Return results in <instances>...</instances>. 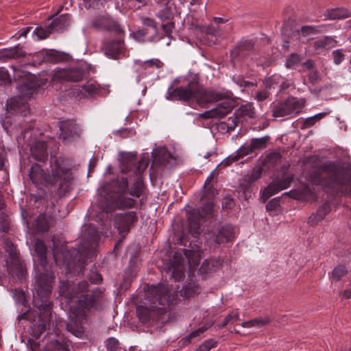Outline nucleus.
I'll list each match as a JSON object with an SVG mask.
<instances>
[{"instance_id": "obj_1", "label": "nucleus", "mask_w": 351, "mask_h": 351, "mask_svg": "<svg viewBox=\"0 0 351 351\" xmlns=\"http://www.w3.org/2000/svg\"><path fill=\"white\" fill-rule=\"evenodd\" d=\"M228 93L207 91L192 84L186 87H180L167 92L166 98L169 100L178 99L184 101H196L202 107H206L209 103L225 99L210 110L202 113L199 116L204 119H220L226 116L232 110V101L229 99Z\"/></svg>"}, {"instance_id": "obj_2", "label": "nucleus", "mask_w": 351, "mask_h": 351, "mask_svg": "<svg viewBox=\"0 0 351 351\" xmlns=\"http://www.w3.org/2000/svg\"><path fill=\"white\" fill-rule=\"evenodd\" d=\"M88 283L86 281L79 282L73 287L71 292H61L69 300L79 298L77 304L71 308L69 322L66 324V330L77 337H82L85 333L83 326L84 322L86 319V315L84 310L90 308L97 304L102 300V292L99 289L93 291L90 294L82 295L87 291Z\"/></svg>"}, {"instance_id": "obj_3", "label": "nucleus", "mask_w": 351, "mask_h": 351, "mask_svg": "<svg viewBox=\"0 0 351 351\" xmlns=\"http://www.w3.org/2000/svg\"><path fill=\"white\" fill-rule=\"evenodd\" d=\"M128 186V180L125 178L114 180L109 183H104L97 191L101 196L99 202L101 210L109 213L116 209L133 207L136 200L132 196H126Z\"/></svg>"}, {"instance_id": "obj_4", "label": "nucleus", "mask_w": 351, "mask_h": 351, "mask_svg": "<svg viewBox=\"0 0 351 351\" xmlns=\"http://www.w3.org/2000/svg\"><path fill=\"white\" fill-rule=\"evenodd\" d=\"M176 296L175 291L167 285L147 286L145 290V298L153 306L151 308L144 306H138L136 312L139 319L143 323L154 320L156 313H163L166 307L173 304Z\"/></svg>"}, {"instance_id": "obj_5", "label": "nucleus", "mask_w": 351, "mask_h": 351, "mask_svg": "<svg viewBox=\"0 0 351 351\" xmlns=\"http://www.w3.org/2000/svg\"><path fill=\"white\" fill-rule=\"evenodd\" d=\"M83 235L85 239L80 243L77 250L74 249L72 251H69L66 249L60 250L57 246L53 245V258L56 264H59L62 261V263L67 268H70L72 263L76 258V257L72 258L73 254L79 256V261L86 258H90L93 256L99 239V232L96 230L95 227L92 224H86L84 226Z\"/></svg>"}, {"instance_id": "obj_6", "label": "nucleus", "mask_w": 351, "mask_h": 351, "mask_svg": "<svg viewBox=\"0 0 351 351\" xmlns=\"http://www.w3.org/2000/svg\"><path fill=\"white\" fill-rule=\"evenodd\" d=\"M29 176L34 182H39L43 180L49 184H55L60 182L61 187L65 185L68 189L73 180V175L68 165L60 158H51L49 169L45 174L40 165L35 164L32 166Z\"/></svg>"}, {"instance_id": "obj_7", "label": "nucleus", "mask_w": 351, "mask_h": 351, "mask_svg": "<svg viewBox=\"0 0 351 351\" xmlns=\"http://www.w3.org/2000/svg\"><path fill=\"white\" fill-rule=\"evenodd\" d=\"M48 295L42 297L37 295L38 298L40 300V303L37 301V299H34L38 311L35 312V316L29 327V334L32 337L29 339L27 343L32 351L40 350V341H38V339L45 331L50 320L51 306L47 299Z\"/></svg>"}, {"instance_id": "obj_8", "label": "nucleus", "mask_w": 351, "mask_h": 351, "mask_svg": "<svg viewBox=\"0 0 351 351\" xmlns=\"http://www.w3.org/2000/svg\"><path fill=\"white\" fill-rule=\"evenodd\" d=\"M34 249L44 269L37 278L36 293L38 296L45 297L51 293L54 275L50 269L47 268V247L44 242L40 239L36 240Z\"/></svg>"}, {"instance_id": "obj_9", "label": "nucleus", "mask_w": 351, "mask_h": 351, "mask_svg": "<svg viewBox=\"0 0 351 351\" xmlns=\"http://www.w3.org/2000/svg\"><path fill=\"white\" fill-rule=\"evenodd\" d=\"M328 176V180H326V175L322 173L320 180L315 179L313 182L337 191H351V167L337 168Z\"/></svg>"}, {"instance_id": "obj_10", "label": "nucleus", "mask_w": 351, "mask_h": 351, "mask_svg": "<svg viewBox=\"0 0 351 351\" xmlns=\"http://www.w3.org/2000/svg\"><path fill=\"white\" fill-rule=\"evenodd\" d=\"M303 99L289 98L285 102L278 104L274 110L273 115L276 118L293 116L300 112L304 105Z\"/></svg>"}, {"instance_id": "obj_11", "label": "nucleus", "mask_w": 351, "mask_h": 351, "mask_svg": "<svg viewBox=\"0 0 351 351\" xmlns=\"http://www.w3.org/2000/svg\"><path fill=\"white\" fill-rule=\"evenodd\" d=\"M186 219H197L199 218H213L215 217L217 208L213 202L205 203L200 208L191 207L184 208Z\"/></svg>"}, {"instance_id": "obj_12", "label": "nucleus", "mask_w": 351, "mask_h": 351, "mask_svg": "<svg viewBox=\"0 0 351 351\" xmlns=\"http://www.w3.org/2000/svg\"><path fill=\"white\" fill-rule=\"evenodd\" d=\"M84 77V72L79 68L57 69L53 75L52 80L79 82Z\"/></svg>"}, {"instance_id": "obj_13", "label": "nucleus", "mask_w": 351, "mask_h": 351, "mask_svg": "<svg viewBox=\"0 0 351 351\" xmlns=\"http://www.w3.org/2000/svg\"><path fill=\"white\" fill-rule=\"evenodd\" d=\"M108 88V85L101 86L97 82L90 80L81 86V90L77 96L81 98L94 95H104L109 93Z\"/></svg>"}, {"instance_id": "obj_14", "label": "nucleus", "mask_w": 351, "mask_h": 351, "mask_svg": "<svg viewBox=\"0 0 351 351\" xmlns=\"http://www.w3.org/2000/svg\"><path fill=\"white\" fill-rule=\"evenodd\" d=\"M159 67L160 62L158 59H150L144 62L136 60L134 69L137 73L136 82H140L145 76L154 73Z\"/></svg>"}, {"instance_id": "obj_15", "label": "nucleus", "mask_w": 351, "mask_h": 351, "mask_svg": "<svg viewBox=\"0 0 351 351\" xmlns=\"http://www.w3.org/2000/svg\"><path fill=\"white\" fill-rule=\"evenodd\" d=\"M103 50L106 56L112 59L120 58L126 55L124 44L121 40L106 43Z\"/></svg>"}, {"instance_id": "obj_16", "label": "nucleus", "mask_w": 351, "mask_h": 351, "mask_svg": "<svg viewBox=\"0 0 351 351\" xmlns=\"http://www.w3.org/2000/svg\"><path fill=\"white\" fill-rule=\"evenodd\" d=\"M7 110L11 114H20L25 116L28 111L27 104L20 97L11 98L7 101Z\"/></svg>"}, {"instance_id": "obj_17", "label": "nucleus", "mask_w": 351, "mask_h": 351, "mask_svg": "<svg viewBox=\"0 0 351 351\" xmlns=\"http://www.w3.org/2000/svg\"><path fill=\"white\" fill-rule=\"evenodd\" d=\"M156 34V27H151L136 31L132 33V36L134 39L138 42H155L159 40Z\"/></svg>"}, {"instance_id": "obj_18", "label": "nucleus", "mask_w": 351, "mask_h": 351, "mask_svg": "<svg viewBox=\"0 0 351 351\" xmlns=\"http://www.w3.org/2000/svg\"><path fill=\"white\" fill-rule=\"evenodd\" d=\"M60 137L64 140H69L75 136H78L80 130L77 125L73 121H66L60 126Z\"/></svg>"}, {"instance_id": "obj_19", "label": "nucleus", "mask_w": 351, "mask_h": 351, "mask_svg": "<svg viewBox=\"0 0 351 351\" xmlns=\"http://www.w3.org/2000/svg\"><path fill=\"white\" fill-rule=\"evenodd\" d=\"M292 180L293 178L291 176H285L280 180L274 181L265 189L264 194L267 197H269L281 190L288 188L290 186Z\"/></svg>"}, {"instance_id": "obj_20", "label": "nucleus", "mask_w": 351, "mask_h": 351, "mask_svg": "<svg viewBox=\"0 0 351 351\" xmlns=\"http://www.w3.org/2000/svg\"><path fill=\"white\" fill-rule=\"evenodd\" d=\"M93 26L97 28H102L107 30H114L121 32V28L117 22L108 16L102 15L97 17L92 23Z\"/></svg>"}, {"instance_id": "obj_21", "label": "nucleus", "mask_w": 351, "mask_h": 351, "mask_svg": "<svg viewBox=\"0 0 351 351\" xmlns=\"http://www.w3.org/2000/svg\"><path fill=\"white\" fill-rule=\"evenodd\" d=\"M254 148L251 143H245L237 150L234 154H232L226 157L221 162V165L227 167L232 162L238 160L241 157L247 155L252 152Z\"/></svg>"}, {"instance_id": "obj_22", "label": "nucleus", "mask_w": 351, "mask_h": 351, "mask_svg": "<svg viewBox=\"0 0 351 351\" xmlns=\"http://www.w3.org/2000/svg\"><path fill=\"white\" fill-rule=\"evenodd\" d=\"M184 259L181 255L176 254L171 260L169 271L171 273V276L176 280L181 278L184 275Z\"/></svg>"}, {"instance_id": "obj_23", "label": "nucleus", "mask_w": 351, "mask_h": 351, "mask_svg": "<svg viewBox=\"0 0 351 351\" xmlns=\"http://www.w3.org/2000/svg\"><path fill=\"white\" fill-rule=\"evenodd\" d=\"M184 254L190 263L196 264L202 256V246L197 241H192L189 248L184 250Z\"/></svg>"}, {"instance_id": "obj_24", "label": "nucleus", "mask_w": 351, "mask_h": 351, "mask_svg": "<svg viewBox=\"0 0 351 351\" xmlns=\"http://www.w3.org/2000/svg\"><path fill=\"white\" fill-rule=\"evenodd\" d=\"M234 235L235 231L234 228L228 225L222 227L218 230L215 235V241L218 244L230 241L234 238Z\"/></svg>"}, {"instance_id": "obj_25", "label": "nucleus", "mask_w": 351, "mask_h": 351, "mask_svg": "<svg viewBox=\"0 0 351 351\" xmlns=\"http://www.w3.org/2000/svg\"><path fill=\"white\" fill-rule=\"evenodd\" d=\"M337 45V41L331 36H325L317 40L314 43V47L317 53H321Z\"/></svg>"}, {"instance_id": "obj_26", "label": "nucleus", "mask_w": 351, "mask_h": 351, "mask_svg": "<svg viewBox=\"0 0 351 351\" xmlns=\"http://www.w3.org/2000/svg\"><path fill=\"white\" fill-rule=\"evenodd\" d=\"M324 20H339L351 16V13L346 9L337 8L326 10L324 14Z\"/></svg>"}, {"instance_id": "obj_27", "label": "nucleus", "mask_w": 351, "mask_h": 351, "mask_svg": "<svg viewBox=\"0 0 351 351\" xmlns=\"http://www.w3.org/2000/svg\"><path fill=\"white\" fill-rule=\"evenodd\" d=\"M38 351H70L69 344L65 341H51Z\"/></svg>"}, {"instance_id": "obj_28", "label": "nucleus", "mask_w": 351, "mask_h": 351, "mask_svg": "<svg viewBox=\"0 0 351 351\" xmlns=\"http://www.w3.org/2000/svg\"><path fill=\"white\" fill-rule=\"evenodd\" d=\"M70 16L68 14H62L54 19L50 24L54 32L62 31L69 26Z\"/></svg>"}, {"instance_id": "obj_29", "label": "nucleus", "mask_w": 351, "mask_h": 351, "mask_svg": "<svg viewBox=\"0 0 351 351\" xmlns=\"http://www.w3.org/2000/svg\"><path fill=\"white\" fill-rule=\"evenodd\" d=\"M221 266V261L219 259H206L202 264L199 271L202 273H209L215 271Z\"/></svg>"}, {"instance_id": "obj_30", "label": "nucleus", "mask_w": 351, "mask_h": 351, "mask_svg": "<svg viewBox=\"0 0 351 351\" xmlns=\"http://www.w3.org/2000/svg\"><path fill=\"white\" fill-rule=\"evenodd\" d=\"M324 26L312 27V26H303L298 32L299 36L303 40H308L311 37L319 32H321Z\"/></svg>"}, {"instance_id": "obj_31", "label": "nucleus", "mask_w": 351, "mask_h": 351, "mask_svg": "<svg viewBox=\"0 0 351 351\" xmlns=\"http://www.w3.org/2000/svg\"><path fill=\"white\" fill-rule=\"evenodd\" d=\"M114 228L118 232L119 234H120L119 241H122V240L125 238V235L128 234L132 226V221H114Z\"/></svg>"}, {"instance_id": "obj_32", "label": "nucleus", "mask_w": 351, "mask_h": 351, "mask_svg": "<svg viewBox=\"0 0 351 351\" xmlns=\"http://www.w3.org/2000/svg\"><path fill=\"white\" fill-rule=\"evenodd\" d=\"M54 32L49 25L47 27H37L33 32L32 37L34 40H40L47 38L51 33Z\"/></svg>"}, {"instance_id": "obj_33", "label": "nucleus", "mask_w": 351, "mask_h": 351, "mask_svg": "<svg viewBox=\"0 0 351 351\" xmlns=\"http://www.w3.org/2000/svg\"><path fill=\"white\" fill-rule=\"evenodd\" d=\"M270 322L269 317H258L249 321L244 322L241 324L243 328L261 327L267 325Z\"/></svg>"}, {"instance_id": "obj_34", "label": "nucleus", "mask_w": 351, "mask_h": 351, "mask_svg": "<svg viewBox=\"0 0 351 351\" xmlns=\"http://www.w3.org/2000/svg\"><path fill=\"white\" fill-rule=\"evenodd\" d=\"M143 191V181L138 178L132 184L130 190L128 191V194L132 196L134 199L141 197Z\"/></svg>"}, {"instance_id": "obj_35", "label": "nucleus", "mask_w": 351, "mask_h": 351, "mask_svg": "<svg viewBox=\"0 0 351 351\" xmlns=\"http://www.w3.org/2000/svg\"><path fill=\"white\" fill-rule=\"evenodd\" d=\"M254 113V108L251 104L243 105L236 111L237 116L242 117H252Z\"/></svg>"}, {"instance_id": "obj_36", "label": "nucleus", "mask_w": 351, "mask_h": 351, "mask_svg": "<svg viewBox=\"0 0 351 351\" xmlns=\"http://www.w3.org/2000/svg\"><path fill=\"white\" fill-rule=\"evenodd\" d=\"M281 81L280 75H274L273 76L267 77L264 81V84L267 89H272L279 86Z\"/></svg>"}, {"instance_id": "obj_37", "label": "nucleus", "mask_w": 351, "mask_h": 351, "mask_svg": "<svg viewBox=\"0 0 351 351\" xmlns=\"http://www.w3.org/2000/svg\"><path fill=\"white\" fill-rule=\"evenodd\" d=\"M158 154L159 161L162 164H169L171 163V160H174L172 155L165 147L160 148L158 150Z\"/></svg>"}, {"instance_id": "obj_38", "label": "nucleus", "mask_w": 351, "mask_h": 351, "mask_svg": "<svg viewBox=\"0 0 351 351\" xmlns=\"http://www.w3.org/2000/svg\"><path fill=\"white\" fill-rule=\"evenodd\" d=\"M167 3L168 4L167 7L161 10L157 14L161 21L169 20L173 16L172 5L169 4V1Z\"/></svg>"}, {"instance_id": "obj_39", "label": "nucleus", "mask_w": 351, "mask_h": 351, "mask_svg": "<svg viewBox=\"0 0 351 351\" xmlns=\"http://www.w3.org/2000/svg\"><path fill=\"white\" fill-rule=\"evenodd\" d=\"M239 318V315L237 311L232 312L231 313L228 314L221 322V324L219 325V328H222L228 324H233L234 322L237 321Z\"/></svg>"}, {"instance_id": "obj_40", "label": "nucleus", "mask_w": 351, "mask_h": 351, "mask_svg": "<svg viewBox=\"0 0 351 351\" xmlns=\"http://www.w3.org/2000/svg\"><path fill=\"white\" fill-rule=\"evenodd\" d=\"M186 226L189 227V232L191 234H199L202 231L199 221H185Z\"/></svg>"}, {"instance_id": "obj_41", "label": "nucleus", "mask_w": 351, "mask_h": 351, "mask_svg": "<svg viewBox=\"0 0 351 351\" xmlns=\"http://www.w3.org/2000/svg\"><path fill=\"white\" fill-rule=\"evenodd\" d=\"M348 274V270L343 265H339L332 270V277L335 280L339 281Z\"/></svg>"}, {"instance_id": "obj_42", "label": "nucleus", "mask_w": 351, "mask_h": 351, "mask_svg": "<svg viewBox=\"0 0 351 351\" xmlns=\"http://www.w3.org/2000/svg\"><path fill=\"white\" fill-rule=\"evenodd\" d=\"M19 56L16 48L4 49L0 51V57L3 58H14Z\"/></svg>"}, {"instance_id": "obj_43", "label": "nucleus", "mask_w": 351, "mask_h": 351, "mask_svg": "<svg viewBox=\"0 0 351 351\" xmlns=\"http://www.w3.org/2000/svg\"><path fill=\"white\" fill-rule=\"evenodd\" d=\"M5 244V250L8 253L9 256L13 260H16L17 258V251L14 245L9 240H5L4 241Z\"/></svg>"}, {"instance_id": "obj_44", "label": "nucleus", "mask_w": 351, "mask_h": 351, "mask_svg": "<svg viewBox=\"0 0 351 351\" xmlns=\"http://www.w3.org/2000/svg\"><path fill=\"white\" fill-rule=\"evenodd\" d=\"M330 208L328 205H323L317 210L316 213L313 216L310 217V219H322L329 213Z\"/></svg>"}, {"instance_id": "obj_45", "label": "nucleus", "mask_w": 351, "mask_h": 351, "mask_svg": "<svg viewBox=\"0 0 351 351\" xmlns=\"http://www.w3.org/2000/svg\"><path fill=\"white\" fill-rule=\"evenodd\" d=\"M267 140H268L267 136H264V137L258 138H253L250 143L252 145V147L254 148V149H261V148H263L265 147Z\"/></svg>"}, {"instance_id": "obj_46", "label": "nucleus", "mask_w": 351, "mask_h": 351, "mask_svg": "<svg viewBox=\"0 0 351 351\" xmlns=\"http://www.w3.org/2000/svg\"><path fill=\"white\" fill-rule=\"evenodd\" d=\"M59 60V55L56 51H48L45 52L43 56V61L49 62H54Z\"/></svg>"}, {"instance_id": "obj_47", "label": "nucleus", "mask_w": 351, "mask_h": 351, "mask_svg": "<svg viewBox=\"0 0 351 351\" xmlns=\"http://www.w3.org/2000/svg\"><path fill=\"white\" fill-rule=\"evenodd\" d=\"M300 57L298 54L293 53L287 58L285 66L287 68H292L300 62Z\"/></svg>"}, {"instance_id": "obj_48", "label": "nucleus", "mask_w": 351, "mask_h": 351, "mask_svg": "<svg viewBox=\"0 0 351 351\" xmlns=\"http://www.w3.org/2000/svg\"><path fill=\"white\" fill-rule=\"evenodd\" d=\"M116 217L117 219H137V216L136 213L133 211L130 212H124V213H119L116 214Z\"/></svg>"}, {"instance_id": "obj_49", "label": "nucleus", "mask_w": 351, "mask_h": 351, "mask_svg": "<svg viewBox=\"0 0 351 351\" xmlns=\"http://www.w3.org/2000/svg\"><path fill=\"white\" fill-rule=\"evenodd\" d=\"M119 160L121 164L124 163H132L134 156L131 153L121 152L119 155Z\"/></svg>"}, {"instance_id": "obj_50", "label": "nucleus", "mask_w": 351, "mask_h": 351, "mask_svg": "<svg viewBox=\"0 0 351 351\" xmlns=\"http://www.w3.org/2000/svg\"><path fill=\"white\" fill-rule=\"evenodd\" d=\"M119 347V341L114 337L109 338L106 341V348L110 351H115Z\"/></svg>"}, {"instance_id": "obj_51", "label": "nucleus", "mask_w": 351, "mask_h": 351, "mask_svg": "<svg viewBox=\"0 0 351 351\" xmlns=\"http://www.w3.org/2000/svg\"><path fill=\"white\" fill-rule=\"evenodd\" d=\"M333 61L335 64H339L343 60L345 55L341 49L335 50L333 52Z\"/></svg>"}, {"instance_id": "obj_52", "label": "nucleus", "mask_w": 351, "mask_h": 351, "mask_svg": "<svg viewBox=\"0 0 351 351\" xmlns=\"http://www.w3.org/2000/svg\"><path fill=\"white\" fill-rule=\"evenodd\" d=\"M215 346V342L213 340L206 341L199 346L197 351H209Z\"/></svg>"}, {"instance_id": "obj_53", "label": "nucleus", "mask_w": 351, "mask_h": 351, "mask_svg": "<svg viewBox=\"0 0 351 351\" xmlns=\"http://www.w3.org/2000/svg\"><path fill=\"white\" fill-rule=\"evenodd\" d=\"M38 145H40V154L39 156L36 155V154L34 152V149H32V153L34 155V157L36 160H41L45 156V154L46 145L44 143H40V142L38 143ZM36 145H37V143L36 144Z\"/></svg>"}, {"instance_id": "obj_54", "label": "nucleus", "mask_w": 351, "mask_h": 351, "mask_svg": "<svg viewBox=\"0 0 351 351\" xmlns=\"http://www.w3.org/2000/svg\"><path fill=\"white\" fill-rule=\"evenodd\" d=\"M36 228L38 231L42 232L47 231L49 226L47 221H36Z\"/></svg>"}, {"instance_id": "obj_55", "label": "nucleus", "mask_w": 351, "mask_h": 351, "mask_svg": "<svg viewBox=\"0 0 351 351\" xmlns=\"http://www.w3.org/2000/svg\"><path fill=\"white\" fill-rule=\"evenodd\" d=\"M237 119L236 117H230L228 118V130H234L237 125Z\"/></svg>"}, {"instance_id": "obj_56", "label": "nucleus", "mask_w": 351, "mask_h": 351, "mask_svg": "<svg viewBox=\"0 0 351 351\" xmlns=\"http://www.w3.org/2000/svg\"><path fill=\"white\" fill-rule=\"evenodd\" d=\"M234 80L235 81V82L239 85L241 87L242 86H244V87H246V86H248L250 85H253L252 83L250 82H247V81H245L240 76H237V77H234Z\"/></svg>"}, {"instance_id": "obj_57", "label": "nucleus", "mask_w": 351, "mask_h": 351, "mask_svg": "<svg viewBox=\"0 0 351 351\" xmlns=\"http://www.w3.org/2000/svg\"><path fill=\"white\" fill-rule=\"evenodd\" d=\"M269 96L267 90H261L256 93V99L258 101H262L266 99Z\"/></svg>"}, {"instance_id": "obj_58", "label": "nucleus", "mask_w": 351, "mask_h": 351, "mask_svg": "<svg viewBox=\"0 0 351 351\" xmlns=\"http://www.w3.org/2000/svg\"><path fill=\"white\" fill-rule=\"evenodd\" d=\"M207 329H208V327L206 326H204L198 328L197 330L192 332L189 335V339L194 338V337H197V335H199V334L203 333L204 332H205Z\"/></svg>"}, {"instance_id": "obj_59", "label": "nucleus", "mask_w": 351, "mask_h": 351, "mask_svg": "<svg viewBox=\"0 0 351 351\" xmlns=\"http://www.w3.org/2000/svg\"><path fill=\"white\" fill-rule=\"evenodd\" d=\"M261 173H262L261 167H258L254 169V170L252 173V175H251V180L252 181L257 180L260 177Z\"/></svg>"}, {"instance_id": "obj_60", "label": "nucleus", "mask_w": 351, "mask_h": 351, "mask_svg": "<svg viewBox=\"0 0 351 351\" xmlns=\"http://www.w3.org/2000/svg\"><path fill=\"white\" fill-rule=\"evenodd\" d=\"M101 276L97 273H93L89 277L91 282L97 284L101 281Z\"/></svg>"}, {"instance_id": "obj_61", "label": "nucleus", "mask_w": 351, "mask_h": 351, "mask_svg": "<svg viewBox=\"0 0 351 351\" xmlns=\"http://www.w3.org/2000/svg\"><path fill=\"white\" fill-rule=\"evenodd\" d=\"M279 206L278 201L276 199H272L270 201L266 206V208L268 211H271L273 209H275L276 207Z\"/></svg>"}, {"instance_id": "obj_62", "label": "nucleus", "mask_w": 351, "mask_h": 351, "mask_svg": "<svg viewBox=\"0 0 351 351\" xmlns=\"http://www.w3.org/2000/svg\"><path fill=\"white\" fill-rule=\"evenodd\" d=\"M162 28L165 32L168 35L171 32L172 29L173 28V23L172 22H168L167 23L162 25Z\"/></svg>"}, {"instance_id": "obj_63", "label": "nucleus", "mask_w": 351, "mask_h": 351, "mask_svg": "<svg viewBox=\"0 0 351 351\" xmlns=\"http://www.w3.org/2000/svg\"><path fill=\"white\" fill-rule=\"evenodd\" d=\"M328 113V112H320V113L315 114L312 117H308V119L309 120L314 119L315 121L316 122V121H319L320 119H323Z\"/></svg>"}, {"instance_id": "obj_64", "label": "nucleus", "mask_w": 351, "mask_h": 351, "mask_svg": "<svg viewBox=\"0 0 351 351\" xmlns=\"http://www.w3.org/2000/svg\"><path fill=\"white\" fill-rule=\"evenodd\" d=\"M315 123V121L314 119H308V117L305 119L303 123V126L304 128H309L312 125H313Z\"/></svg>"}]
</instances>
